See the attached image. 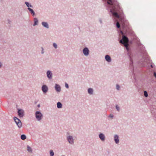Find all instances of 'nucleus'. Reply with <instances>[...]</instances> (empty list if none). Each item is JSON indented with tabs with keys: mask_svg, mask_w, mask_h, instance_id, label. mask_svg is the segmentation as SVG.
I'll return each mask as SVG.
<instances>
[{
	"mask_svg": "<svg viewBox=\"0 0 156 156\" xmlns=\"http://www.w3.org/2000/svg\"><path fill=\"white\" fill-rule=\"evenodd\" d=\"M107 3L112 5L110 9V12L112 15L117 18L119 17V15L122 13V10L120 7L119 3L116 0H108Z\"/></svg>",
	"mask_w": 156,
	"mask_h": 156,
	"instance_id": "obj_1",
	"label": "nucleus"
},
{
	"mask_svg": "<svg viewBox=\"0 0 156 156\" xmlns=\"http://www.w3.org/2000/svg\"><path fill=\"white\" fill-rule=\"evenodd\" d=\"M83 54L86 55H87L89 54V50L88 48H85L83 49Z\"/></svg>",
	"mask_w": 156,
	"mask_h": 156,
	"instance_id": "obj_6",
	"label": "nucleus"
},
{
	"mask_svg": "<svg viewBox=\"0 0 156 156\" xmlns=\"http://www.w3.org/2000/svg\"><path fill=\"white\" fill-rule=\"evenodd\" d=\"M42 24L43 26H44V27L47 28H48V25L47 23L45 22H42Z\"/></svg>",
	"mask_w": 156,
	"mask_h": 156,
	"instance_id": "obj_14",
	"label": "nucleus"
},
{
	"mask_svg": "<svg viewBox=\"0 0 156 156\" xmlns=\"http://www.w3.org/2000/svg\"><path fill=\"white\" fill-rule=\"evenodd\" d=\"M13 119L15 122L17 126L18 127L19 129L21 128L22 127V122L20 120L16 117H14L13 118Z\"/></svg>",
	"mask_w": 156,
	"mask_h": 156,
	"instance_id": "obj_3",
	"label": "nucleus"
},
{
	"mask_svg": "<svg viewBox=\"0 0 156 156\" xmlns=\"http://www.w3.org/2000/svg\"><path fill=\"white\" fill-rule=\"evenodd\" d=\"M30 12L31 14L33 16H34L35 15V13L33 10L30 8Z\"/></svg>",
	"mask_w": 156,
	"mask_h": 156,
	"instance_id": "obj_19",
	"label": "nucleus"
},
{
	"mask_svg": "<svg viewBox=\"0 0 156 156\" xmlns=\"http://www.w3.org/2000/svg\"><path fill=\"white\" fill-rule=\"evenodd\" d=\"M88 92L90 94H92L93 92V90L92 88H90L88 89Z\"/></svg>",
	"mask_w": 156,
	"mask_h": 156,
	"instance_id": "obj_18",
	"label": "nucleus"
},
{
	"mask_svg": "<svg viewBox=\"0 0 156 156\" xmlns=\"http://www.w3.org/2000/svg\"><path fill=\"white\" fill-rule=\"evenodd\" d=\"M68 140L69 143L72 144L73 143V139L72 136H69L68 137Z\"/></svg>",
	"mask_w": 156,
	"mask_h": 156,
	"instance_id": "obj_8",
	"label": "nucleus"
},
{
	"mask_svg": "<svg viewBox=\"0 0 156 156\" xmlns=\"http://www.w3.org/2000/svg\"><path fill=\"white\" fill-rule=\"evenodd\" d=\"M116 89L118 90H119V89L120 87H119V86L118 85H116Z\"/></svg>",
	"mask_w": 156,
	"mask_h": 156,
	"instance_id": "obj_26",
	"label": "nucleus"
},
{
	"mask_svg": "<svg viewBox=\"0 0 156 156\" xmlns=\"http://www.w3.org/2000/svg\"><path fill=\"white\" fill-rule=\"evenodd\" d=\"M53 46L55 48H57V44L55 43H53Z\"/></svg>",
	"mask_w": 156,
	"mask_h": 156,
	"instance_id": "obj_25",
	"label": "nucleus"
},
{
	"mask_svg": "<svg viewBox=\"0 0 156 156\" xmlns=\"http://www.w3.org/2000/svg\"><path fill=\"white\" fill-rule=\"evenodd\" d=\"M38 107H40L39 105H38Z\"/></svg>",
	"mask_w": 156,
	"mask_h": 156,
	"instance_id": "obj_34",
	"label": "nucleus"
},
{
	"mask_svg": "<svg viewBox=\"0 0 156 156\" xmlns=\"http://www.w3.org/2000/svg\"><path fill=\"white\" fill-rule=\"evenodd\" d=\"M116 26L117 28H119L120 27V25L119 22H117L116 23Z\"/></svg>",
	"mask_w": 156,
	"mask_h": 156,
	"instance_id": "obj_24",
	"label": "nucleus"
},
{
	"mask_svg": "<svg viewBox=\"0 0 156 156\" xmlns=\"http://www.w3.org/2000/svg\"><path fill=\"white\" fill-rule=\"evenodd\" d=\"M3 64L0 61V68H1Z\"/></svg>",
	"mask_w": 156,
	"mask_h": 156,
	"instance_id": "obj_28",
	"label": "nucleus"
},
{
	"mask_svg": "<svg viewBox=\"0 0 156 156\" xmlns=\"http://www.w3.org/2000/svg\"><path fill=\"white\" fill-rule=\"evenodd\" d=\"M50 154L51 156H53L54 155V152L52 150H51L50 151Z\"/></svg>",
	"mask_w": 156,
	"mask_h": 156,
	"instance_id": "obj_21",
	"label": "nucleus"
},
{
	"mask_svg": "<svg viewBox=\"0 0 156 156\" xmlns=\"http://www.w3.org/2000/svg\"><path fill=\"white\" fill-rule=\"evenodd\" d=\"M42 90L44 92L46 93L48 90L47 87L46 85H43L42 87Z\"/></svg>",
	"mask_w": 156,
	"mask_h": 156,
	"instance_id": "obj_7",
	"label": "nucleus"
},
{
	"mask_svg": "<svg viewBox=\"0 0 156 156\" xmlns=\"http://www.w3.org/2000/svg\"><path fill=\"white\" fill-rule=\"evenodd\" d=\"M114 140L116 143L117 144L119 142L118 136L115 135L114 136Z\"/></svg>",
	"mask_w": 156,
	"mask_h": 156,
	"instance_id": "obj_12",
	"label": "nucleus"
},
{
	"mask_svg": "<svg viewBox=\"0 0 156 156\" xmlns=\"http://www.w3.org/2000/svg\"><path fill=\"white\" fill-rule=\"evenodd\" d=\"M55 88L57 91L60 92V91L61 88L60 86L56 84Z\"/></svg>",
	"mask_w": 156,
	"mask_h": 156,
	"instance_id": "obj_9",
	"label": "nucleus"
},
{
	"mask_svg": "<svg viewBox=\"0 0 156 156\" xmlns=\"http://www.w3.org/2000/svg\"><path fill=\"white\" fill-rule=\"evenodd\" d=\"M109 117H111L112 118L113 117V116L112 115H110Z\"/></svg>",
	"mask_w": 156,
	"mask_h": 156,
	"instance_id": "obj_31",
	"label": "nucleus"
},
{
	"mask_svg": "<svg viewBox=\"0 0 156 156\" xmlns=\"http://www.w3.org/2000/svg\"><path fill=\"white\" fill-rule=\"evenodd\" d=\"M18 114L20 117H23L24 115V111L21 109H18Z\"/></svg>",
	"mask_w": 156,
	"mask_h": 156,
	"instance_id": "obj_5",
	"label": "nucleus"
},
{
	"mask_svg": "<svg viewBox=\"0 0 156 156\" xmlns=\"http://www.w3.org/2000/svg\"><path fill=\"white\" fill-rule=\"evenodd\" d=\"M35 116L37 120L40 121L43 117V115L40 112L37 111L35 113Z\"/></svg>",
	"mask_w": 156,
	"mask_h": 156,
	"instance_id": "obj_4",
	"label": "nucleus"
},
{
	"mask_svg": "<svg viewBox=\"0 0 156 156\" xmlns=\"http://www.w3.org/2000/svg\"><path fill=\"white\" fill-rule=\"evenodd\" d=\"M116 108L118 111H119V108L118 107V105L116 106Z\"/></svg>",
	"mask_w": 156,
	"mask_h": 156,
	"instance_id": "obj_29",
	"label": "nucleus"
},
{
	"mask_svg": "<svg viewBox=\"0 0 156 156\" xmlns=\"http://www.w3.org/2000/svg\"><path fill=\"white\" fill-rule=\"evenodd\" d=\"M27 151L29 152V146L27 145Z\"/></svg>",
	"mask_w": 156,
	"mask_h": 156,
	"instance_id": "obj_30",
	"label": "nucleus"
},
{
	"mask_svg": "<svg viewBox=\"0 0 156 156\" xmlns=\"http://www.w3.org/2000/svg\"><path fill=\"white\" fill-rule=\"evenodd\" d=\"M65 87L67 88H69L68 85L66 83H65Z\"/></svg>",
	"mask_w": 156,
	"mask_h": 156,
	"instance_id": "obj_27",
	"label": "nucleus"
},
{
	"mask_svg": "<svg viewBox=\"0 0 156 156\" xmlns=\"http://www.w3.org/2000/svg\"><path fill=\"white\" fill-rule=\"evenodd\" d=\"M105 58L108 62H110L111 61V58L108 55H106L105 56Z\"/></svg>",
	"mask_w": 156,
	"mask_h": 156,
	"instance_id": "obj_11",
	"label": "nucleus"
},
{
	"mask_svg": "<svg viewBox=\"0 0 156 156\" xmlns=\"http://www.w3.org/2000/svg\"><path fill=\"white\" fill-rule=\"evenodd\" d=\"M21 139L23 140H24L26 138V136L25 134H22L20 136Z\"/></svg>",
	"mask_w": 156,
	"mask_h": 156,
	"instance_id": "obj_15",
	"label": "nucleus"
},
{
	"mask_svg": "<svg viewBox=\"0 0 156 156\" xmlns=\"http://www.w3.org/2000/svg\"><path fill=\"white\" fill-rule=\"evenodd\" d=\"M57 107L58 108H61L62 107V104L60 102H58L57 104Z\"/></svg>",
	"mask_w": 156,
	"mask_h": 156,
	"instance_id": "obj_16",
	"label": "nucleus"
},
{
	"mask_svg": "<svg viewBox=\"0 0 156 156\" xmlns=\"http://www.w3.org/2000/svg\"><path fill=\"white\" fill-rule=\"evenodd\" d=\"M7 23L8 24H11L12 21L8 19L7 20Z\"/></svg>",
	"mask_w": 156,
	"mask_h": 156,
	"instance_id": "obj_23",
	"label": "nucleus"
},
{
	"mask_svg": "<svg viewBox=\"0 0 156 156\" xmlns=\"http://www.w3.org/2000/svg\"><path fill=\"white\" fill-rule=\"evenodd\" d=\"M25 3L28 7V9L29 10V3L27 2H25Z\"/></svg>",
	"mask_w": 156,
	"mask_h": 156,
	"instance_id": "obj_20",
	"label": "nucleus"
},
{
	"mask_svg": "<svg viewBox=\"0 0 156 156\" xmlns=\"http://www.w3.org/2000/svg\"><path fill=\"white\" fill-rule=\"evenodd\" d=\"M30 151H31V149H30Z\"/></svg>",
	"mask_w": 156,
	"mask_h": 156,
	"instance_id": "obj_33",
	"label": "nucleus"
},
{
	"mask_svg": "<svg viewBox=\"0 0 156 156\" xmlns=\"http://www.w3.org/2000/svg\"><path fill=\"white\" fill-rule=\"evenodd\" d=\"M99 136L100 139H101V140H102V141H104L105 140V137L104 135L103 134H102V133L100 134L99 135Z\"/></svg>",
	"mask_w": 156,
	"mask_h": 156,
	"instance_id": "obj_10",
	"label": "nucleus"
},
{
	"mask_svg": "<svg viewBox=\"0 0 156 156\" xmlns=\"http://www.w3.org/2000/svg\"><path fill=\"white\" fill-rule=\"evenodd\" d=\"M47 76L48 78H51L52 77V73H51V72L48 71L47 73Z\"/></svg>",
	"mask_w": 156,
	"mask_h": 156,
	"instance_id": "obj_13",
	"label": "nucleus"
},
{
	"mask_svg": "<svg viewBox=\"0 0 156 156\" xmlns=\"http://www.w3.org/2000/svg\"><path fill=\"white\" fill-rule=\"evenodd\" d=\"M30 7H31V5H30Z\"/></svg>",
	"mask_w": 156,
	"mask_h": 156,
	"instance_id": "obj_35",
	"label": "nucleus"
},
{
	"mask_svg": "<svg viewBox=\"0 0 156 156\" xmlns=\"http://www.w3.org/2000/svg\"><path fill=\"white\" fill-rule=\"evenodd\" d=\"M154 76L156 78V73L154 72Z\"/></svg>",
	"mask_w": 156,
	"mask_h": 156,
	"instance_id": "obj_32",
	"label": "nucleus"
},
{
	"mask_svg": "<svg viewBox=\"0 0 156 156\" xmlns=\"http://www.w3.org/2000/svg\"><path fill=\"white\" fill-rule=\"evenodd\" d=\"M128 41L129 40L128 38L125 36H122V40H120V42L123 44L124 46L126 48V49H127L128 46Z\"/></svg>",
	"mask_w": 156,
	"mask_h": 156,
	"instance_id": "obj_2",
	"label": "nucleus"
},
{
	"mask_svg": "<svg viewBox=\"0 0 156 156\" xmlns=\"http://www.w3.org/2000/svg\"><path fill=\"white\" fill-rule=\"evenodd\" d=\"M42 53H43V51H42Z\"/></svg>",
	"mask_w": 156,
	"mask_h": 156,
	"instance_id": "obj_36",
	"label": "nucleus"
},
{
	"mask_svg": "<svg viewBox=\"0 0 156 156\" xmlns=\"http://www.w3.org/2000/svg\"><path fill=\"white\" fill-rule=\"evenodd\" d=\"M34 25H37V23L38 22V20L36 18H34Z\"/></svg>",
	"mask_w": 156,
	"mask_h": 156,
	"instance_id": "obj_17",
	"label": "nucleus"
},
{
	"mask_svg": "<svg viewBox=\"0 0 156 156\" xmlns=\"http://www.w3.org/2000/svg\"><path fill=\"white\" fill-rule=\"evenodd\" d=\"M144 96L145 97H147V96H148V94H147V92L146 91H145L144 92Z\"/></svg>",
	"mask_w": 156,
	"mask_h": 156,
	"instance_id": "obj_22",
	"label": "nucleus"
},
{
	"mask_svg": "<svg viewBox=\"0 0 156 156\" xmlns=\"http://www.w3.org/2000/svg\"><path fill=\"white\" fill-rule=\"evenodd\" d=\"M151 67H152V65H151Z\"/></svg>",
	"mask_w": 156,
	"mask_h": 156,
	"instance_id": "obj_37",
	"label": "nucleus"
}]
</instances>
